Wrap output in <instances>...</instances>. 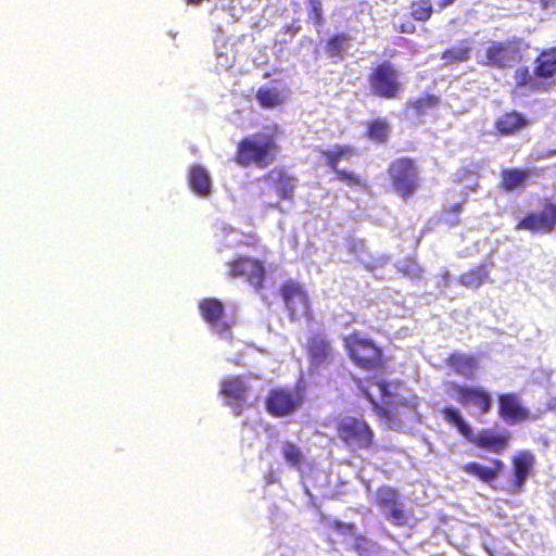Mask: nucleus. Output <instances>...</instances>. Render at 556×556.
Segmentation results:
<instances>
[{
    "label": "nucleus",
    "instance_id": "1",
    "mask_svg": "<svg viewBox=\"0 0 556 556\" xmlns=\"http://www.w3.org/2000/svg\"><path fill=\"white\" fill-rule=\"evenodd\" d=\"M440 415L447 425L455 428L463 438L480 450L502 455L509 447L511 433L508 430L495 432L493 429L483 428L475 433L462 412L455 406L441 408Z\"/></svg>",
    "mask_w": 556,
    "mask_h": 556
},
{
    "label": "nucleus",
    "instance_id": "2",
    "mask_svg": "<svg viewBox=\"0 0 556 556\" xmlns=\"http://www.w3.org/2000/svg\"><path fill=\"white\" fill-rule=\"evenodd\" d=\"M342 345L355 367L372 372L386 369L388 358L383 346L359 330L343 336Z\"/></svg>",
    "mask_w": 556,
    "mask_h": 556
},
{
    "label": "nucleus",
    "instance_id": "3",
    "mask_svg": "<svg viewBox=\"0 0 556 556\" xmlns=\"http://www.w3.org/2000/svg\"><path fill=\"white\" fill-rule=\"evenodd\" d=\"M278 150L274 136L254 134L239 140L233 160L242 167L265 168L274 162Z\"/></svg>",
    "mask_w": 556,
    "mask_h": 556
},
{
    "label": "nucleus",
    "instance_id": "4",
    "mask_svg": "<svg viewBox=\"0 0 556 556\" xmlns=\"http://www.w3.org/2000/svg\"><path fill=\"white\" fill-rule=\"evenodd\" d=\"M370 93L381 100H399L404 93L401 72L391 61L376 63L367 75Z\"/></svg>",
    "mask_w": 556,
    "mask_h": 556
},
{
    "label": "nucleus",
    "instance_id": "5",
    "mask_svg": "<svg viewBox=\"0 0 556 556\" xmlns=\"http://www.w3.org/2000/svg\"><path fill=\"white\" fill-rule=\"evenodd\" d=\"M337 438L352 452L375 446V433L363 417L342 416L334 422Z\"/></svg>",
    "mask_w": 556,
    "mask_h": 556
},
{
    "label": "nucleus",
    "instance_id": "6",
    "mask_svg": "<svg viewBox=\"0 0 556 556\" xmlns=\"http://www.w3.org/2000/svg\"><path fill=\"white\" fill-rule=\"evenodd\" d=\"M392 191L404 201L410 199L420 186L417 162L408 156L394 159L387 168Z\"/></svg>",
    "mask_w": 556,
    "mask_h": 556
},
{
    "label": "nucleus",
    "instance_id": "7",
    "mask_svg": "<svg viewBox=\"0 0 556 556\" xmlns=\"http://www.w3.org/2000/svg\"><path fill=\"white\" fill-rule=\"evenodd\" d=\"M279 294L291 321L299 320L300 318L313 319L311 300L307 291L301 283L294 280H287L281 285Z\"/></svg>",
    "mask_w": 556,
    "mask_h": 556
},
{
    "label": "nucleus",
    "instance_id": "8",
    "mask_svg": "<svg viewBox=\"0 0 556 556\" xmlns=\"http://www.w3.org/2000/svg\"><path fill=\"white\" fill-rule=\"evenodd\" d=\"M309 368L319 371L329 368L339 357V352L324 331L309 334L304 346Z\"/></svg>",
    "mask_w": 556,
    "mask_h": 556
},
{
    "label": "nucleus",
    "instance_id": "9",
    "mask_svg": "<svg viewBox=\"0 0 556 556\" xmlns=\"http://www.w3.org/2000/svg\"><path fill=\"white\" fill-rule=\"evenodd\" d=\"M447 392L462 406L476 409L480 415H486L492 409L491 393L481 386L448 382Z\"/></svg>",
    "mask_w": 556,
    "mask_h": 556
},
{
    "label": "nucleus",
    "instance_id": "10",
    "mask_svg": "<svg viewBox=\"0 0 556 556\" xmlns=\"http://www.w3.org/2000/svg\"><path fill=\"white\" fill-rule=\"evenodd\" d=\"M355 154V150L350 144H336L331 150H320L319 152V156L324 159L339 181L351 188H366L367 182L359 175L339 168L341 160H350Z\"/></svg>",
    "mask_w": 556,
    "mask_h": 556
},
{
    "label": "nucleus",
    "instance_id": "11",
    "mask_svg": "<svg viewBox=\"0 0 556 556\" xmlns=\"http://www.w3.org/2000/svg\"><path fill=\"white\" fill-rule=\"evenodd\" d=\"M510 462V478L503 490L510 495H517L525 491L526 482L533 472L535 455L530 450H521L513 455Z\"/></svg>",
    "mask_w": 556,
    "mask_h": 556
},
{
    "label": "nucleus",
    "instance_id": "12",
    "mask_svg": "<svg viewBox=\"0 0 556 556\" xmlns=\"http://www.w3.org/2000/svg\"><path fill=\"white\" fill-rule=\"evenodd\" d=\"M227 276L231 279L242 278L255 291H262L265 282V267L263 262L248 256H240L227 263Z\"/></svg>",
    "mask_w": 556,
    "mask_h": 556
},
{
    "label": "nucleus",
    "instance_id": "13",
    "mask_svg": "<svg viewBox=\"0 0 556 556\" xmlns=\"http://www.w3.org/2000/svg\"><path fill=\"white\" fill-rule=\"evenodd\" d=\"M303 403L302 394L289 388L271 389L265 400L266 412L275 417L282 418L292 415Z\"/></svg>",
    "mask_w": 556,
    "mask_h": 556
},
{
    "label": "nucleus",
    "instance_id": "14",
    "mask_svg": "<svg viewBox=\"0 0 556 556\" xmlns=\"http://www.w3.org/2000/svg\"><path fill=\"white\" fill-rule=\"evenodd\" d=\"M249 391L247 381L240 376H232L220 381L219 394L236 416H240L244 409L251 406Z\"/></svg>",
    "mask_w": 556,
    "mask_h": 556
},
{
    "label": "nucleus",
    "instance_id": "15",
    "mask_svg": "<svg viewBox=\"0 0 556 556\" xmlns=\"http://www.w3.org/2000/svg\"><path fill=\"white\" fill-rule=\"evenodd\" d=\"M520 41L518 39L492 41L485 50L484 65L506 68L521 59Z\"/></svg>",
    "mask_w": 556,
    "mask_h": 556
},
{
    "label": "nucleus",
    "instance_id": "16",
    "mask_svg": "<svg viewBox=\"0 0 556 556\" xmlns=\"http://www.w3.org/2000/svg\"><path fill=\"white\" fill-rule=\"evenodd\" d=\"M556 226V204L546 202L539 213H528L515 226L517 230L549 233Z\"/></svg>",
    "mask_w": 556,
    "mask_h": 556
},
{
    "label": "nucleus",
    "instance_id": "17",
    "mask_svg": "<svg viewBox=\"0 0 556 556\" xmlns=\"http://www.w3.org/2000/svg\"><path fill=\"white\" fill-rule=\"evenodd\" d=\"M261 179L269 186L280 200L293 202L298 186L295 176L289 174L282 167H275L265 173Z\"/></svg>",
    "mask_w": 556,
    "mask_h": 556
},
{
    "label": "nucleus",
    "instance_id": "18",
    "mask_svg": "<svg viewBox=\"0 0 556 556\" xmlns=\"http://www.w3.org/2000/svg\"><path fill=\"white\" fill-rule=\"evenodd\" d=\"M498 417L508 425H516L529 420L531 414L517 393L507 392L498 395Z\"/></svg>",
    "mask_w": 556,
    "mask_h": 556
},
{
    "label": "nucleus",
    "instance_id": "19",
    "mask_svg": "<svg viewBox=\"0 0 556 556\" xmlns=\"http://www.w3.org/2000/svg\"><path fill=\"white\" fill-rule=\"evenodd\" d=\"M490 466L479 462H468L462 465V470L466 475L477 479L478 481L492 485L505 469V464L500 458H490Z\"/></svg>",
    "mask_w": 556,
    "mask_h": 556
},
{
    "label": "nucleus",
    "instance_id": "20",
    "mask_svg": "<svg viewBox=\"0 0 556 556\" xmlns=\"http://www.w3.org/2000/svg\"><path fill=\"white\" fill-rule=\"evenodd\" d=\"M199 311L204 321L210 326L215 327L220 334H227L230 332L232 323L222 320L225 307L218 299H202L199 303Z\"/></svg>",
    "mask_w": 556,
    "mask_h": 556
},
{
    "label": "nucleus",
    "instance_id": "21",
    "mask_svg": "<svg viewBox=\"0 0 556 556\" xmlns=\"http://www.w3.org/2000/svg\"><path fill=\"white\" fill-rule=\"evenodd\" d=\"M446 366L456 375L472 380L479 369L478 358L473 355L453 352L445 358Z\"/></svg>",
    "mask_w": 556,
    "mask_h": 556
},
{
    "label": "nucleus",
    "instance_id": "22",
    "mask_svg": "<svg viewBox=\"0 0 556 556\" xmlns=\"http://www.w3.org/2000/svg\"><path fill=\"white\" fill-rule=\"evenodd\" d=\"M539 175L536 169H522L518 167L505 168L500 173L498 187L503 192H514L521 190L527 185L530 175Z\"/></svg>",
    "mask_w": 556,
    "mask_h": 556
},
{
    "label": "nucleus",
    "instance_id": "23",
    "mask_svg": "<svg viewBox=\"0 0 556 556\" xmlns=\"http://www.w3.org/2000/svg\"><path fill=\"white\" fill-rule=\"evenodd\" d=\"M529 122L517 111H510L500 116L494 124L495 134L502 137L511 136L527 127Z\"/></svg>",
    "mask_w": 556,
    "mask_h": 556
},
{
    "label": "nucleus",
    "instance_id": "24",
    "mask_svg": "<svg viewBox=\"0 0 556 556\" xmlns=\"http://www.w3.org/2000/svg\"><path fill=\"white\" fill-rule=\"evenodd\" d=\"M288 92L286 86L282 88L262 86L257 89L255 99L262 109L271 110L286 102Z\"/></svg>",
    "mask_w": 556,
    "mask_h": 556
},
{
    "label": "nucleus",
    "instance_id": "25",
    "mask_svg": "<svg viewBox=\"0 0 556 556\" xmlns=\"http://www.w3.org/2000/svg\"><path fill=\"white\" fill-rule=\"evenodd\" d=\"M352 36L348 33H336L331 35L325 43L326 55L334 63L345 59L346 52L351 46Z\"/></svg>",
    "mask_w": 556,
    "mask_h": 556
},
{
    "label": "nucleus",
    "instance_id": "26",
    "mask_svg": "<svg viewBox=\"0 0 556 556\" xmlns=\"http://www.w3.org/2000/svg\"><path fill=\"white\" fill-rule=\"evenodd\" d=\"M441 98L434 93H424L417 98L409 99L405 103V110L415 117H422L430 110L438 108Z\"/></svg>",
    "mask_w": 556,
    "mask_h": 556
},
{
    "label": "nucleus",
    "instance_id": "27",
    "mask_svg": "<svg viewBox=\"0 0 556 556\" xmlns=\"http://www.w3.org/2000/svg\"><path fill=\"white\" fill-rule=\"evenodd\" d=\"M188 182L191 190L199 197L211 193V178L207 170L201 165H193L189 169Z\"/></svg>",
    "mask_w": 556,
    "mask_h": 556
},
{
    "label": "nucleus",
    "instance_id": "28",
    "mask_svg": "<svg viewBox=\"0 0 556 556\" xmlns=\"http://www.w3.org/2000/svg\"><path fill=\"white\" fill-rule=\"evenodd\" d=\"M492 264L481 263L458 277V282L468 289H478L489 280V269Z\"/></svg>",
    "mask_w": 556,
    "mask_h": 556
},
{
    "label": "nucleus",
    "instance_id": "29",
    "mask_svg": "<svg viewBox=\"0 0 556 556\" xmlns=\"http://www.w3.org/2000/svg\"><path fill=\"white\" fill-rule=\"evenodd\" d=\"M556 74V47L543 50L535 59L534 75L549 78Z\"/></svg>",
    "mask_w": 556,
    "mask_h": 556
},
{
    "label": "nucleus",
    "instance_id": "30",
    "mask_svg": "<svg viewBox=\"0 0 556 556\" xmlns=\"http://www.w3.org/2000/svg\"><path fill=\"white\" fill-rule=\"evenodd\" d=\"M401 503V494L397 489L390 485H382L377 489L374 504L387 514Z\"/></svg>",
    "mask_w": 556,
    "mask_h": 556
},
{
    "label": "nucleus",
    "instance_id": "31",
    "mask_svg": "<svg viewBox=\"0 0 556 556\" xmlns=\"http://www.w3.org/2000/svg\"><path fill=\"white\" fill-rule=\"evenodd\" d=\"M471 48L468 45L459 43L445 49L440 59L444 65H453L466 62L470 59Z\"/></svg>",
    "mask_w": 556,
    "mask_h": 556
},
{
    "label": "nucleus",
    "instance_id": "32",
    "mask_svg": "<svg viewBox=\"0 0 556 556\" xmlns=\"http://www.w3.org/2000/svg\"><path fill=\"white\" fill-rule=\"evenodd\" d=\"M390 135V126L382 118L371 119L367 124L366 137L376 143H384Z\"/></svg>",
    "mask_w": 556,
    "mask_h": 556
},
{
    "label": "nucleus",
    "instance_id": "33",
    "mask_svg": "<svg viewBox=\"0 0 556 556\" xmlns=\"http://www.w3.org/2000/svg\"><path fill=\"white\" fill-rule=\"evenodd\" d=\"M281 453L286 463L294 468H300L303 465L304 457L301 448L291 441L282 443Z\"/></svg>",
    "mask_w": 556,
    "mask_h": 556
},
{
    "label": "nucleus",
    "instance_id": "34",
    "mask_svg": "<svg viewBox=\"0 0 556 556\" xmlns=\"http://www.w3.org/2000/svg\"><path fill=\"white\" fill-rule=\"evenodd\" d=\"M351 548L358 556H371L377 551L378 546L366 535L355 532Z\"/></svg>",
    "mask_w": 556,
    "mask_h": 556
},
{
    "label": "nucleus",
    "instance_id": "35",
    "mask_svg": "<svg viewBox=\"0 0 556 556\" xmlns=\"http://www.w3.org/2000/svg\"><path fill=\"white\" fill-rule=\"evenodd\" d=\"M409 9L410 16L417 22H427L433 13L431 0H414L410 2Z\"/></svg>",
    "mask_w": 556,
    "mask_h": 556
},
{
    "label": "nucleus",
    "instance_id": "36",
    "mask_svg": "<svg viewBox=\"0 0 556 556\" xmlns=\"http://www.w3.org/2000/svg\"><path fill=\"white\" fill-rule=\"evenodd\" d=\"M367 400L374 404L376 414L380 419H386L388 421L399 422L401 421L400 413L397 412L396 407L393 405H383L380 406L375 401L374 396L369 392H365Z\"/></svg>",
    "mask_w": 556,
    "mask_h": 556
},
{
    "label": "nucleus",
    "instance_id": "37",
    "mask_svg": "<svg viewBox=\"0 0 556 556\" xmlns=\"http://www.w3.org/2000/svg\"><path fill=\"white\" fill-rule=\"evenodd\" d=\"M386 517L396 527H405L409 521V514L403 508L402 502L388 511Z\"/></svg>",
    "mask_w": 556,
    "mask_h": 556
},
{
    "label": "nucleus",
    "instance_id": "38",
    "mask_svg": "<svg viewBox=\"0 0 556 556\" xmlns=\"http://www.w3.org/2000/svg\"><path fill=\"white\" fill-rule=\"evenodd\" d=\"M327 526L329 529L333 530L339 535H350L353 536L356 532V525L353 522H343L338 519L328 520Z\"/></svg>",
    "mask_w": 556,
    "mask_h": 556
},
{
    "label": "nucleus",
    "instance_id": "39",
    "mask_svg": "<svg viewBox=\"0 0 556 556\" xmlns=\"http://www.w3.org/2000/svg\"><path fill=\"white\" fill-rule=\"evenodd\" d=\"M309 8L307 10V16L309 21L316 25L320 26L325 23L324 18V9L320 0H308Z\"/></svg>",
    "mask_w": 556,
    "mask_h": 556
},
{
    "label": "nucleus",
    "instance_id": "40",
    "mask_svg": "<svg viewBox=\"0 0 556 556\" xmlns=\"http://www.w3.org/2000/svg\"><path fill=\"white\" fill-rule=\"evenodd\" d=\"M399 271L403 274L405 277H408L413 280H420L424 275V269L419 266V264L415 261H409L399 267Z\"/></svg>",
    "mask_w": 556,
    "mask_h": 556
},
{
    "label": "nucleus",
    "instance_id": "41",
    "mask_svg": "<svg viewBox=\"0 0 556 556\" xmlns=\"http://www.w3.org/2000/svg\"><path fill=\"white\" fill-rule=\"evenodd\" d=\"M514 77H515L516 85L519 87L528 86L533 81L532 73L530 72L529 67H527V66L517 68Z\"/></svg>",
    "mask_w": 556,
    "mask_h": 556
},
{
    "label": "nucleus",
    "instance_id": "42",
    "mask_svg": "<svg viewBox=\"0 0 556 556\" xmlns=\"http://www.w3.org/2000/svg\"><path fill=\"white\" fill-rule=\"evenodd\" d=\"M464 211V204L463 202H456L453 205H451L445 212L454 214L456 218L454 220L448 222L450 227H455L459 225L460 220L458 218V215Z\"/></svg>",
    "mask_w": 556,
    "mask_h": 556
},
{
    "label": "nucleus",
    "instance_id": "43",
    "mask_svg": "<svg viewBox=\"0 0 556 556\" xmlns=\"http://www.w3.org/2000/svg\"><path fill=\"white\" fill-rule=\"evenodd\" d=\"M395 30L400 34H414L416 31V26L410 21H405L395 26Z\"/></svg>",
    "mask_w": 556,
    "mask_h": 556
},
{
    "label": "nucleus",
    "instance_id": "44",
    "mask_svg": "<svg viewBox=\"0 0 556 556\" xmlns=\"http://www.w3.org/2000/svg\"><path fill=\"white\" fill-rule=\"evenodd\" d=\"M539 3L543 10L556 8V0H539Z\"/></svg>",
    "mask_w": 556,
    "mask_h": 556
},
{
    "label": "nucleus",
    "instance_id": "45",
    "mask_svg": "<svg viewBox=\"0 0 556 556\" xmlns=\"http://www.w3.org/2000/svg\"><path fill=\"white\" fill-rule=\"evenodd\" d=\"M440 278L443 282L444 286H448L450 285V281H451V274L450 271L444 268L440 271Z\"/></svg>",
    "mask_w": 556,
    "mask_h": 556
},
{
    "label": "nucleus",
    "instance_id": "46",
    "mask_svg": "<svg viewBox=\"0 0 556 556\" xmlns=\"http://www.w3.org/2000/svg\"><path fill=\"white\" fill-rule=\"evenodd\" d=\"M258 243V240L254 237V236H251L250 239L244 242L245 245H250V247H254Z\"/></svg>",
    "mask_w": 556,
    "mask_h": 556
},
{
    "label": "nucleus",
    "instance_id": "47",
    "mask_svg": "<svg viewBox=\"0 0 556 556\" xmlns=\"http://www.w3.org/2000/svg\"><path fill=\"white\" fill-rule=\"evenodd\" d=\"M454 1L455 0H440L439 7L441 9H444V8L448 7V5H451Z\"/></svg>",
    "mask_w": 556,
    "mask_h": 556
},
{
    "label": "nucleus",
    "instance_id": "48",
    "mask_svg": "<svg viewBox=\"0 0 556 556\" xmlns=\"http://www.w3.org/2000/svg\"><path fill=\"white\" fill-rule=\"evenodd\" d=\"M299 29H300V26H291V25L286 26V31L294 33V31H298Z\"/></svg>",
    "mask_w": 556,
    "mask_h": 556
},
{
    "label": "nucleus",
    "instance_id": "49",
    "mask_svg": "<svg viewBox=\"0 0 556 556\" xmlns=\"http://www.w3.org/2000/svg\"><path fill=\"white\" fill-rule=\"evenodd\" d=\"M379 387H380V389H381L382 391H386V389H387V384H386V382H384V381L379 382Z\"/></svg>",
    "mask_w": 556,
    "mask_h": 556
},
{
    "label": "nucleus",
    "instance_id": "50",
    "mask_svg": "<svg viewBox=\"0 0 556 556\" xmlns=\"http://www.w3.org/2000/svg\"><path fill=\"white\" fill-rule=\"evenodd\" d=\"M269 206L273 208H276V210H280L279 203H273V204H269Z\"/></svg>",
    "mask_w": 556,
    "mask_h": 556
},
{
    "label": "nucleus",
    "instance_id": "51",
    "mask_svg": "<svg viewBox=\"0 0 556 556\" xmlns=\"http://www.w3.org/2000/svg\"><path fill=\"white\" fill-rule=\"evenodd\" d=\"M189 3H192V4H198L200 3L202 0H187Z\"/></svg>",
    "mask_w": 556,
    "mask_h": 556
}]
</instances>
